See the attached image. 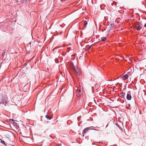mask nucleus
Returning <instances> with one entry per match:
<instances>
[{
	"label": "nucleus",
	"mask_w": 146,
	"mask_h": 146,
	"mask_svg": "<svg viewBox=\"0 0 146 146\" xmlns=\"http://www.w3.org/2000/svg\"><path fill=\"white\" fill-rule=\"evenodd\" d=\"M4 55V54L3 53L2 54V55Z\"/></svg>",
	"instance_id": "nucleus-22"
},
{
	"label": "nucleus",
	"mask_w": 146,
	"mask_h": 146,
	"mask_svg": "<svg viewBox=\"0 0 146 146\" xmlns=\"http://www.w3.org/2000/svg\"><path fill=\"white\" fill-rule=\"evenodd\" d=\"M127 99L128 100H130L131 98V96L130 94H127L126 97Z\"/></svg>",
	"instance_id": "nucleus-5"
},
{
	"label": "nucleus",
	"mask_w": 146,
	"mask_h": 146,
	"mask_svg": "<svg viewBox=\"0 0 146 146\" xmlns=\"http://www.w3.org/2000/svg\"><path fill=\"white\" fill-rule=\"evenodd\" d=\"M113 3L115 4V5H116V2H115V1H113Z\"/></svg>",
	"instance_id": "nucleus-16"
},
{
	"label": "nucleus",
	"mask_w": 146,
	"mask_h": 146,
	"mask_svg": "<svg viewBox=\"0 0 146 146\" xmlns=\"http://www.w3.org/2000/svg\"><path fill=\"white\" fill-rule=\"evenodd\" d=\"M46 117L48 119H51V118L50 117V116H49V115H46Z\"/></svg>",
	"instance_id": "nucleus-9"
},
{
	"label": "nucleus",
	"mask_w": 146,
	"mask_h": 146,
	"mask_svg": "<svg viewBox=\"0 0 146 146\" xmlns=\"http://www.w3.org/2000/svg\"><path fill=\"white\" fill-rule=\"evenodd\" d=\"M106 37H104V38H102L101 40V41H106Z\"/></svg>",
	"instance_id": "nucleus-10"
},
{
	"label": "nucleus",
	"mask_w": 146,
	"mask_h": 146,
	"mask_svg": "<svg viewBox=\"0 0 146 146\" xmlns=\"http://www.w3.org/2000/svg\"><path fill=\"white\" fill-rule=\"evenodd\" d=\"M142 27V25L140 24H139L138 25V26L137 27H136V29L137 30H139L141 29V27Z\"/></svg>",
	"instance_id": "nucleus-6"
},
{
	"label": "nucleus",
	"mask_w": 146,
	"mask_h": 146,
	"mask_svg": "<svg viewBox=\"0 0 146 146\" xmlns=\"http://www.w3.org/2000/svg\"><path fill=\"white\" fill-rule=\"evenodd\" d=\"M144 26L145 27H146V24H145V25H144Z\"/></svg>",
	"instance_id": "nucleus-19"
},
{
	"label": "nucleus",
	"mask_w": 146,
	"mask_h": 146,
	"mask_svg": "<svg viewBox=\"0 0 146 146\" xmlns=\"http://www.w3.org/2000/svg\"><path fill=\"white\" fill-rule=\"evenodd\" d=\"M90 129V128L89 127H87L86 128H85L83 131V134H84L85 133L87 132L88 130Z\"/></svg>",
	"instance_id": "nucleus-3"
},
{
	"label": "nucleus",
	"mask_w": 146,
	"mask_h": 146,
	"mask_svg": "<svg viewBox=\"0 0 146 146\" xmlns=\"http://www.w3.org/2000/svg\"><path fill=\"white\" fill-rule=\"evenodd\" d=\"M87 22L86 21H85L84 24V27H86V25L87 24Z\"/></svg>",
	"instance_id": "nucleus-11"
},
{
	"label": "nucleus",
	"mask_w": 146,
	"mask_h": 146,
	"mask_svg": "<svg viewBox=\"0 0 146 146\" xmlns=\"http://www.w3.org/2000/svg\"><path fill=\"white\" fill-rule=\"evenodd\" d=\"M91 46H90L88 48V49H90L91 48Z\"/></svg>",
	"instance_id": "nucleus-17"
},
{
	"label": "nucleus",
	"mask_w": 146,
	"mask_h": 146,
	"mask_svg": "<svg viewBox=\"0 0 146 146\" xmlns=\"http://www.w3.org/2000/svg\"><path fill=\"white\" fill-rule=\"evenodd\" d=\"M138 26V25H136L135 24V25H134V28L136 29V27H137Z\"/></svg>",
	"instance_id": "nucleus-14"
},
{
	"label": "nucleus",
	"mask_w": 146,
	"mask_h": 146,
	"mask_svg": "<svg viewBox=\"0 0 146 146\" xmlns=\"http://www.w3.org/2000/svg\"><path fill=\"white\" fill-rule=\"evenodd\" d=\"M0 142L4 144L5 145V142L4 141L2 140V139H0Z\"/></svg>",
	"instance_id": "nucleus-12"
},
{
	"label": "nucleus",
	"mask_w": 146,
	"mask_h": 146,
	"mask_svg": "<svg viewBox=\"0 0 146 146\" xmlns=\"http://www.w3.org/2000/svg\"><path fill=\"white\" fill-rule=\"evenodd\" d=\"M114 25L113 24H111L110 25V26L107 29L108 32H110L112 28L113 27Z\"/></svg>",
	"instance_id": "nucleus-1"
},
{
	"label": "nucleus",
	"mask_w": 146,
	"mask_h": 146,
	"mask_svg": "<svg viewBox=\"0 0 146 146\" xmlns=\"http://www.w3.org/2000/svg\"><path fill=\"white\" fill-rule=\"evenodd\" d=\"M55 48L53 49V51H54V50H55Z\"/></svg>",
	"instance_id": "nucleus-21"
},
{
	"label": "nucleus",
	"mask_w": 146,
	"mask_h": 146,
	"mask_svg": "<svg viewBox=\"0 0 146 146\" xmlns=\"http://www.w3.org/2000/svg\"><path fill=\"white\" fill-rule=\"evenodd\" d=\"M82 94V91L80 90H79L77 92V96L78 97H80Z\"/></svg>",
	"instance_id": "nucleus-2"
},
{
	"label": "nucleus",
	"mask_w": 146,
	"mask_h": 146,
	"mask_svg": "<svg viewBox=\"0 0 146 146\" xmlns=\"http://www.w3.org/2000/svg\"><path fill=\"white\" fill-rule=\"evenodd\" d=\"M113 5V4H111V5H110V7H111V6H112Z\"/></svg>",
	"instance_id": "nucleus-20"
},
{
	"label": "nucleus",
	"mask_w": 146,
	"mask_h": 146,
	"mask_svg": "<svg viewBox=\"0 0 146 146\" xmlns=\"http://www.w3.org/2000/svg\"><path fill=\"white\" fill-rule=\"evenodd\" d=\"M27 0H21V1L22 3H24L26 2L27 1Z\"/></svg>",
	"instance_id": "nucleus-13"
},
{
	"label": "nucleus",
	"mask_w": 146,
	"mask_h": 146,
	"mask_svg": "<svg viewBox=\"0 0 146 146\" xmlns=\"http://www.w3.org/2000/svg\"><path fill=\"white\" fill-rule=\"evenodd\" d=\"M78 72H77V71L76 72V74L78 75L79 76H80L81 75V73L80 72V70H78Z\"/></svg>",
	"instance_id": "nucleus-8"
},
{
	"label": "nucleus",
	"mask_w": 146,
	"mask_h": 146,
	"mask_svg": "<svg viewBox=\"0 0 146 146\" xmlns=\"http://www.w3.org/2000/svg\"><path fill=\"white\" fill-rule=\"evenodd\" d=\"M128 76L127 74H125L122 77V78L123 80H125L128 78Z\"/></svg>",
	"instance_id": "nucleus-7"
},
{
	"label": "nucleus",
	"mask_w": 146,
	"mask_h": 146,
	"mask_svg": "<svg viewBox=\"0 0 146 146\" xmlns=\"http://www.w3.org/2000/svg\"><path fill=\"white\" fill-rule=\"evenodd\" d=\"M10 122L12 123L14 126H16L17 125V123L14 121V120L13 119H10Z\"/></svg>",
	"instance_id": "nucleus-4"
},
{
	"label": "nucleus",
	"mask_w": 146,
	"mask_h": 146,
	"mask_svg": "<svg viewBox=\"0 0 146 146\" xmlns=\"http://www.w3.org/2000/svg\"><path fill=\"white\" fill-rule=\"evenodd\" d=\"M74 70L75 71V72H76L77 71V70H76L75 69V67H74Z\"/></svg>",
	"instance_id": "nucleus-15"
},
{
	"label": "nucleus",
	"mask_w": 146,
	"mask_h": 146,
	"mask_svg": "<svg viewBox=\"0 0 146 146\" xmlns=\"http://www.w3.org/2000/svg\"><path fill=\"white\" fill-rule=\"evenodd\" d=\"M16 2H17L18 1V0H15Z\"/></svg>",
	"instance_id": "nucleus-18"
}]
</instances>
